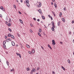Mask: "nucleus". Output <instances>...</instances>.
I'll return each instance as SVG.
<instances>
[{"instance_id": "60", "label": "nucleus", "mask_w": 74, "mask_h": 74, "mask_svg": "<svg viewBox=\"0 0 74 74\" xmlns=\"http://www.w3.org/2000/svg\"><path fill=\"white\" fill-rule=\"evenodd\" d=\"M16 47H18V45H16Z\"/></svg>"}, {"instance_id": "57", "label": "nucleus", "mask_w": 74, "mask_h": 74, "mask_svg": "<svg viewBox=\"0 0 74 74\" xmlns=\"http://www.w3.org/2000/svg\"><path fill=\"white\" fill-rule=\"evenodd\" d=\"M60 44H63V43L62 42H60Z\"/></svg>"}, {"instance_id": "26", "label": "nucleus", "mask_w": 74, "mask_h": 74, "mask_svg": "<svg viewBox=\"0 0 74 74\" xmlns=\"http://www.w3.org/2000/svg\"><path fill=\"white\" fill-rule=\"evenodd\" d=\"M33 72H34V71H33V70H32L30 72V74H32L33 73Z\"/></svg>"}, {"instance_id": "2", "label": "nucleus", "mask_w": 74, "mask_h": 74, "mask_svg": "<svg viewBox=\"0 0 74 74\" xmlns=\"http://www.w3.org/2000/svg\"><path fill=\"white\" fill-rule=\"evenodd\" d=\"M39 5H37V7H40L41 6V2H39Z\"/></svg>"}, {"instance_id": "32", "label": "nucleus", "mask_w": 74, "mask_h": 74, "mask_svg": "<svg viewBox=\"0 0 74 74\" xmlns=\"http://www.w3.org/2000/svg\"><path fill=\"white\" fill-rule=\"evenodd\" d=\"M27 71H29V70H30V69H29V68H27Z\"/></svg>"}, {"instance_id": "20", "label": "nucleus", "mask_w": 74, "mask_h": 74, "mask_svg": "<svg viewBox=\"0 0 74 74\" xmlns=\"http://www.w3.org/2000/svg\"><path fill=\"white\" fill-rule=\"evenodd\" d=\"M9 23V24H8V26H10L11 25V24L10 23Z\"/></svg>"}, {"instance_id": "29", "label": "nucleus", "mask_w": 74, "mask_h": 74, "mask_svg": "<svg viewBox=\"0 0 74 74\" xmlns=\"http://www.w3.org/2000/svg\"><path fill=\"white\" fill-rule=\"evenodd\" d=\"M40 67H38L37 69V71H38V70H40Z\"/></svg>"}, {"instance_id": "19", "label": "nucleus", "mask_w": 74, "mask_h": 74, "mask_svg": "<svg viewBox=\"0 0 74 74\" xmlns=\"http://www.w3.org/2000/svg\"><path fill=\"white\" fill-rule=\"evenodd\" d=\"M42 18L43 19H45V17H44L43 16H42Z\"/></svg>"}, {"instance_id": "45", "label": "nucleus", "mask_w": 74, "mask_h": 74, "mask_svg": "<svg viewBox=\"0 0 74 74\" xmlns=\"http://www.w3.org/2000/svg\"><path fill=\"white\" fill-rule=\"evenodd\" d=\"M41 48L42 49H44V47L42 46H41Z\"/></svg>"}, {"instance_id": "30", "label": "nucleus", "mask_w": 74, "mask_h": 74, "mask_svg": "<svg viewBox=\"0 0 74 74\" xmlns=\"http://www.w3.org/2000/svg\"><path fill=\"white\" fill-rule=\"evenodd\" d=\"M0 8L1 10H3V6H1Z\"/></svg>"}, {"instance_id": "52", "label": "nucleus", "mask_w": 74, "mask_h": 74, "mask_svg": "<svg viewBox=\"0 0 74 74\" xmlns=\"http://www.w3.org/2000/svg\"><path fill=\"white\" fill-rule=\"evenodd\" d=\"M52 12V13H53V15H55V13H54V12Z\"/></svg>"}, {"instance_id": "43", "label": "nucleus", "mask_w": 74, "mask_h": 74, "mask_svg": "<svg viewBox=\"0 0 74 74\" xmlns=\"http://www.w3.org/2000/svg\"><path fill=\"white\" fill-rule=\"evenodd\" d=\"M0 17L1 18H2V15H1V14H0Z\"/></svg>"}, {"instance_id": "64", "label": "nucleus", "mask_w": 74, "mask_h": 74, "mask_svg": "<svg viewBox=\"0 0 74 74\" xmlns=\"http://www.w3.org/2000/svg\"><path fill=\"white\" fill-rule=\"evenodd\" d=\"M16 1H17V2H18V0H16Z\"/></svg>"}, {"instance_id": "13", "label": "nucleus", "mask_w": 74, "mask_h": 74, "mask_svg": "<svg viewBox=\"0 0 74 74\" xmlns=\"http://www.w3.org/2000/svg\"><path fill=\"white\" fill-rule=\"evenodd\" d=\"M11 38H13V39H14V36L12 35H11Z\"/></svg>"}, {"instance_id": "1", "label": "nucleus", "mask_w": 74, "mask_h": 74, "mask_svg": "<svg viewBox=\"0 0 74 74\" xmlns=\"http://www.w3.org/2000/svg\"><path fill=\"white\" fill-rule=\"evenodd\" d=\"M52 27L51 28V30H52V31H54L55 30V26L54 25V22L52 21L51 23Z\"/></svg>"}, {"instance_id": "55", "label": "nucleus", "mask_w": 74, "mask_h": 74, "mask_svg": "<svg viewBox=\"0 0 74 74\" xmlns=\"http://www.w3.org/2000/svg\"><path fill=\"white\" fill-rule=\"evenodd\" d=\"M18 12L20 14H21V12Z\"/></svg>"}, {"instance_id": "53", "label": "nucleus", "mask_w": 74, "mask_h": 74, "mask_svg": "<svg viewBox=\"0 0 74 74\" xmlns=\"http://www.w3.org/2000/svg\"><path fill=\"white\" fill-rule=\"evenodd\" d=\"M5 39L7 38V36H5Z\"/></svg>"}, {"instance_id": "39", "label": "nucleus", "mask_w": 74, "mask_h": 74, "mask_svg": "<svg viewBox=\"0 0 74 74\" xmlns=\"http://www.w3.org/2000/svg\"><path fill=\"white\" fill-rule=\"evenodd\" d=\"M32 70H33V71H35L36 70H35V69L34 68H33Z\"/></svg>"}, {"instance_id": "11", "label": "nucleus", "mask_w": 74, "mask_h": 74, "mask_svg": "<svg viewBox=\"0 0 74 74\" xmlns=\"http://www.w3.org/2000/svg\"><path fill=\"white\" fill-rule=\"evenodd\" d=\"M62 15V12H61L60 13V15H59L60 17H61Z\"/></svg>"}, {"instance_id": "37", "label": "nucleus", "mask_w": 74, "mask_h": 74, "mask_svg": "<svg viewBox=\"0 0 74 74\" xmlns=\"http://www.w3.org/2000/svg\"><path fill=\"white\" fill-rule=\"evenodd\" d=\"M14 71V69H11L10 70L11 72H12V71Z\"/></svg>"}, {"instance_id": "35", "label": "nucleus", "mask_w": 74, "mask_h": 74, "mask_svg": "<svg viewBox=\"0 0 74 74\" xmlns=\"http://www.w3.org/2000/svg\"><path fill=\"white\" fill-rule=\"evenodd\" d=\"M18 56H19V57H20V58H21V54H19Z\"/></svg>"}, {"instance_id": "18", "label": "nucleus", "mask_w": 74, "mask_h": 74, "mask_svg": "<svg viewBox=\"0 0 74 74\" xmlns=\"http://www.w3.org/2000/svg\"><path fill=\"white\" fill-rule=\"evenodd\" d=\"M6 43V41H4L3 42V45H5Z\"/></svg>"}, {"instance_id": "16", "label": "nucleus", "mask_w": 74, "mask_h": 74, "mask_svg": "<svg viewBox=\"0 0 74 74\" xmlns=\"http://www.w3.org/2000/svg\"><path fill=\"white\" fill-rule=\"evenodd\" d=\"M62 20L64 22H65V20H64V18H62Z\"/></svg>"}, {"instance_id": "28", "label": "nucleus", "mask_w": 74, "mask_h": 74, "mask_svg": "<svg viewBox=\"0 0 74 74\" xmlns=\"http://www.w3.org/2000/svg\"><path fill=\"white\" fill-rule=\"evenodd\" d=\"M54 6L56 7V8H57V6H56V3H54Z\"/></svg>"}, {"instance_id": "25", "label": "nucleus", "mask_w": 74, "mask_h": 74, "mask_svg": "<svg viewBox=\"0 0 74 74\" xmlns=\"http://www.w3.org/2000/svg\"><path fill=\"white\" fill-rule=\"evenodd\" d=\"M68 63H69V64H70V60H68Z\"/></svg>"}, {"instance_id": "8", "label": "nucleus", "mask_w": 74, "mask_h": 74, "mask_svg": "<svg viewBox=\"0 0 74 74\" xmlns=\"http://www.w3.org/2000/svg\"><path fill=\"white\" fill-rule=\"evenodd\" d=\"M42 32V30L41 29V28H40L39 29V33H41Z\"/></svg>"}, {"instance_id": "36", "label": "nucleus", "mask_w": 74, "mask_h": 74, "mask_svg": "<svg viewBox=\"0 0 74 74\" xmlns=\"http://www.w3.org/2000/svg\"><path fill=\"white\" fill-rule=\"evenodd\" d=\"M30 32H31V33H33V31H32V29L30 30Z\"/></svg>"}, {"instance_id": "17", "label": "nucleus", "mask_w": 74, "mask_h": 74, "mask_svg": "<svg viewBox=\"0 0 74 74\" xmlns=\"http://www.w3.org/2000/svg\"><path fill=\"white\" fill-rule=\"evenodd\" d=\"M60 21H59V22H58V26H60Z\"/></svg>"}, {"instance_id": "23", "label": "nucleus", "mask_w": 74, "mask_h": 74, "mask_svg": "<svg viewBox=\"0 0 74 74\" xmlns=\"http://www.w3.org/2000/svg\"><path fill=\"white\" fill-rule=\"evenodd\" d=\"M38 34L40 37H41V34H40V33H39V32L38 33Z\"/></svg>"}, {"instance_id": "24", "label": "nucleus", "mask_w": 74, "mask_h": 74, "mask_svg": "<svg viewBox=\"0 0 74 74\" xmlns=\"http://www.w3.org/2000/svg\"><path fill=\"white\" fill-rule=\"evenodd\" d=\"M27 5L28 6V7H29V3H26Z\"/></svg>"}, {"instance_id": "47", "label": "nucleus", "mask_w": 74, "mask_h": 74, "mask_svg": "<svg viewBox=\"0 0 74 74\" xmlns=\"http://www.w3.org/2000/svg\"><path fill=\"white\" fill-rule=\"evenodd\" d=\"M52 73L53 74H55V72H54V71H53L52 72Z\"/></svg>"}, {"instance_id": "59", "label": "nucleus", "mask_w": 74, "mask_h": 74, "mask_svg": "<svg viewBox=\"0 0 74 74\" xmlns=\"http://www.w3.org/2000/svg\"><path fill=\"white\" fill-rule=\"evenodd\" d=\"M23 1V0H21V3H22V1Z\"/></svg>"}, {"instance_id": "51", "label": "nucleus", "mask_w": 74, "mask_h": 74, "mask_svg": "<svg viewBox=\"0 0 74 74\" xmlns=\"http://www.w3.org/2000/svg\"><path fill=\"white\" fill-rule=\"evenodd\" d=\"M3 47H5V45H3Z\"/></svg>"}, {"instance_id": "50", "label": "nucleus", "mask_w": 74, "mask_h": 74, "mask_svg": "<svg viewBox=\"0 0 74 74\" xmlns=\"http://www.w3.org/2000/svg\"><path fill=\"white\" fill-rule=\"evenodd\" d=\"M3 10V11H5V9H2Z\"/></svg>"}, {"instance_id": "33", "label": "nucleus", "mask_w": 74, "mask_h": 74, "mask_svg": "<svg viewBox=\"0 0 74 74\" xmlns=\"http://www.w3.org/2000/svg\"><path fill=\"white\" fill-rule=\"evenodd\" d=\"M26 1H27V3H29V1L28 0H26Z\"/></svg>"}, {"instance_id": "14", "label": "nucleus", "mask_w": 74, "mask_h": 74, "mask_svg": "<svg viewBox=\"0 0 74 74\" xmlns=\"http://www.w3.org/2000/svg\"><path fill=\"white\" fill-rule=\"evenodd\" d=\"M6 63L7 64V65L8 66H9V62H8V61H6Z\"/></svg>"}, {"instance_id": "7", "label": "nucleus", "mask_w": 74, "mask_h": 74, "mask_svg": "<svg viewBox=\"0 0 74 74\" xmlns=\"http://www.w3.org/2000/svg\"><path fill=\"white\" fill-rule=\"evenodd\" d=\"M12 46H15V43L14 42H12Z\"/></svg>"}, {"instance_id": "40", "label": "nucleus", "mask_w": 74, "mask_h": 74, "mask_svg": "<svg viewBox=\"0 0 74 74\" xmlns=\"http://www.w3.org/2000/svg\"><path fill=\"white\" fill-rule=\"evenodd\" d=\"M5 23L6 24V25H8V22L6 21L5 22Z\"/></svg>"}, {"instance_id": "21", "label": "nucleus", "mask_w": 74, "mask_h": 74, "mask_svg": "<svg viewBox=\"0 0 74 74\" xmlns=\"http://www.w3.org/2000/svg\"><path fill=\"white\" fill-rule=\"evenodd\" d=\"M48 47L50 48V49H52V48H51V46H50V45H48Z\"/></svg>"}, {"instance_id": "44", "label": "nucleus", "mask_w": 74, "mask_h": 74, "mask_svg": "<svg viewBox=\"0 0 74 74\" xmlns=\"http://www.w3.org/2000/svg\"><path fill=\"white\" fill-rule=\"evenodd\" d=\"M34 20V21H36V18H33Z\"/></svg>"}, {"instance_id": "22", "label": "nucleus", "mask_w": 74, "mask_h": 74, "mask_svg": "<svg viewBox=\"0 0 74 74\" xmlns=\"http://www.w3.org/2000/svg\"><path fill=\"white\" fill-rule=\"evenodd\" d=\"M11 36V34H9L8 36V37H10Z\"/></svg>"}, {"instance_id": "49", "label": "nucleus", "mask_w": 74, "mask_h": 74, "mask_svg": "<svg viewBox=\"0 0 74 74\" xmlns=\"http://www.w3.org/2000/svg\"><path fill=\"white\" fill-rule=\"evenodd\" d=\"M16 55L18 56V55H19V53H16Z\"/></svg>"}, {"instance_id": "4", "label": "nucleus", "mask_w": 74, "mask_h": 74, "mask_svg": "<svg viewBox=\"0 0 74 74\" xmlns=\"http://www.w3.org/2000/svg\"><path fill=\"white\" fill-rule=\"evenodd\" d=\"M48 16L50 18H51V20H53V18H52V16H51L50 15H48Z\"/></svg>"}, {"instance_id": "38", "label": "nucleus", "mask_w": 74, "mask_h": 74, "mask_svg": "<svg viewBox=\"0 0 74 74\" xmlns=\"http://www.w3.org/2000/svg\"><path fill=\"white\" fill-rule=\"evenodd\" d=\"M17 36H18V37H20V36H21V35H20L18 34H17Z\"/></svg>"}, {"instance_id": "54", "label": "nucleus", "mask_w": 74, "mask_h": 74, "mask_svg": "<svg viewBox=\"0 0 74 74\" xmlns=\"http://www.w3.org/2000/svg\"><path fill=\"white\" fill-rule=\"evenodd\" d=\"M24 3H27V2L26 1H24Z\"/></svg>"}, {"instance_id": "61", "label": "nucleus", "mask_w": 74, "mask_h": 74, "mask_svg": "<svg viewBox=\"0 0 74 74\" xmlns=\"http://www.w3.org/2000/svg\"><path fill=\"white\" fill-rule=\"evenodd\" d=\"M73 43H74V39L73 40Z\"/></svg>"}, {"instance_id": "62", "label": "nucleus", "mask_w": 74, "mask_h": 74, "mask_svg": "<svg viewBox=\"0 0 74 74\" xmlns=\"http://www.w3.org/2000/svg\"><path fill=\"white\" fill-rule=\"evenodd\" d=\"M55 0H53V2H55Z\"/></svg>"}, {"instance_id": "34", "label": "nucleus", "mask_w": 74, "mask_h": 74, "mask_svg": "<svg viewBox=\"0 0 74 74\" xmlns=\"http://www.w3.org/2000/svg\"><path fill=\"white\" fill-rule=\"evenodd\" d=\"M30 25L31 27H33V24H32V23H30Z\"/></svg>"}, {"instance_id": "9", "label": "nucleus", "mask_w": 74, "mask_h": 74, "mask_svg": "<svg viewBox=\"0 0 74 74\" xmlns=\"http://www.w3.org/2000/svg\"><path fill=\"white\" fill-rule=\"evenodd\" d=\"M26 47L28 48H30V46L28 45H26Z\"/></svg>"}, {"instance_id": "46", "label": "nucleus", "mask_w": 74, "mask_h": 74, "mask_svg": "<svg viewBox=\"0 0 74 74\" xmlns=\"http://www.w3.org/2000/svg\"><path fill=\"white\" fill-rule=\"evenodd\" d=\"M28 53H29V54H31V52L30 51H28Z\"/></svg>"}, {"instance_id": "10", "label": "nucleus", "mask_w": 74, "mask_h": 74, "mask_svg": "<svg viewBox=\"0 0 74 74\" xmlns=\"http://www.w3.org/2000/svg\"><path fill=\"white\" fill-rule=\"evenodd\" d=\"M19 21L21 23H22V24H23V21H22V20H21V19H20Z\"/></svg>"}, {"instance_id": "12", "label": "nucleus", "mask_w": 74, "mask_h": 74, "mask_svg": "<svg viewBox=\"0 0 74 74\" xmlns=\"http://www.w3.org/2000/svg\"><path fill=\"white\" fill-rule=\"evenodd\" d=\"M32 53H34V49H33L32 50Z\"/></svg>"}, {"instance_id": "58", "label": "nucleus", "mask_w": 74, "mask_h": 74, "mask_svg": "<svg viewBox=\"0 0 74 74\" xmlns=\"http://www.w3.org/2000/svg\"><path fill=\"white\" fill-rule=\"evenodd\" d=\"M53 2H51V5H53Z\"/></svg>"}, {"instance_id": "5", "label": "nucleus", "mask_w": 74, "mask_h": 74, "mask_svg": "<svg viewBox=\"0 0 74 74\" xmlns=\"http://www.w3.org/2000/svg\"><path fill=\"white\" fill-rule=\"evenodd\" d=\"M10 41H11V40H10V38H8V39H7L6 40V41L7 42H9Z\"/></svg>"}, {"instance_id": "48", "label": "nucleus", "mask_w": 74, "mask_h": 74, "mask_svg": "<svg viewBox=\"0 0 74 74\" xmlns=\"http://www.w3.org/2000/svg\"><path fill=\"white\" fill-rule=\"evenodd\" d=\"M72 23L73 24L74 23V21L73 20L72 21Z\"/></svg>"}, {"instance_id": "27", "label": "nucleus", "mask_w": 74, "mask_h": 74, "mask_svg": "<svg viewBox=\"0 0 74 74\" xmlns=\"http://www.w3.org/2000/svg\"><path fill=\"white\" fill-rule=\"evenodd\" d=\"M62 69H63V70H65V68H64V67L63 66H62Z\"/></svg>"}, {"instance_id": "6", "label": "nucleus", "mask_w": 74, "mask_h": 74, "mask_svg": "<svg viewBox=\"0 0 74 74\" xmlns=\"http://www.w3.org/2000/svg\"><path fill=\"white\" fill-rule=\"evenodd\" d=\"M38 12L40 14H42V12L41 11V10H38Z\"/></svg>"}, {"instance_id": "63", "label": "nucleus", "mask_w": 74, "mask_h": 74, "mask_svg": "<svg viewBox=\"0 0 74 74\" xmlns=\"http://www.w3.org/2000/svg\"><path fill=\"white\" fill-rule=\"evenodd\" d=\"M1 62V60L0 59V62Z\"/></svg>"}, {"instance_id": "41", "label": "nucleus", "mask_w": 74, "mask_h": 74, "mask_svg": "<svg viewBox=\"0 0 74 74\" xmlns=\"http://www.w3.org/2000/svg\"><path fill=\"white\" fill-rule=\"evenodd\" d=\"M8 30L9 31H10V32H11V29L10 28H9Z\"/></svg>"}, {"instance_id": "56", "label": "nucleus", "mask_w": 74, "mask_h": 74, "mask_svg": "<svg viewBox=\"0 0 74 74\" xmlns=\"http://www.w3.org/2000/svg\"><path fill=\"white\" fill-rule=\"evenodd\" d=\"M37 21L38 22H39V21H40V19H37Z\"/></svg>"}, {"instance_id": "3", "label": "nucleus", "mask_w": 74, "mask_h": 74, "mask_svg": "<svg viewBox=\"0 0 74 74\" xmlns=\"http://www.w3.org/2000/svg\"><path fill=\"white\" fill-rule=\"evenodd\" d=\"M52 42L53 45H55V40H52Z\"/></svg>"}, {"instance_id": "31", "label": "nucleus", "mask_w": 74, "mask_h": 74, "mask_svg": "<svg viewBox=\"0 0 74 74\" xmlns=\"http://www.w3.org/2000/svg\"><path fill=\"white\" fill-rule=\"evenodd\" d=\"M64 11H66V8L65 7L64 8Z\"/></svg>"}, {"instance_id": "15", "label": "nucleus", "mask_w": 74, "mask_h": 74, "mask_svg": "<svg viewBox=\"0 0 74 74\" xmlns=\"http://www.w3.org/2000/svg\"><path fill=\"white\" fill-rule=\"evenodd\" d=\"M12 21H11V18L9 19V20L8 21L9 23H11V22Z\"/></svg>"}, {"instance_id": "42", "label": "nucleus", "mask_w": 74, "mask_h": 74, "mask_svg": "<svg viewBox=\"0 0 74 74\" xmlns=\"http://www.w3.org/2000/svg\"><path fill=\"white\" fill-rule=\"evenodd\" d=\"M13 5L14 8H16V6H15V5Z\"/></svg>"}]
</instances>
